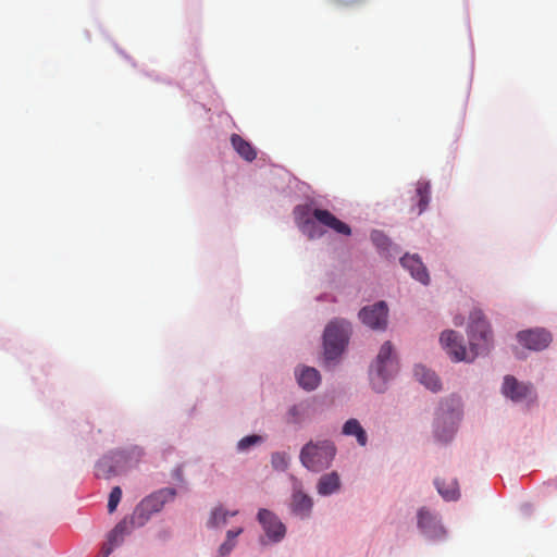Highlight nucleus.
<instances>
[{"label": "nucleus", "instance_id": "1", "mask_svg": "<svg viewBox=\"0 0 557 557\" xmlns=\"http://www.w3.org/2000/svg\"><path fill=\"white\" fill-rule=\"evenodd\" d=\"M441 344L454 361H473L479 355L490 349L491 330L480 310L470 314L469 351L462 345V338L455 331H445L441 335Z\"/></svg>", "mask_w": 557, "mask_h": 557}, {"label": "nucleus", "instance_id": "2", "mask_svg": "<svg viewBox=\"0 0 557 557\" xmlns=\"http://www.w3.org/2000/svg\"><path fill=\"white\" fill-rule=\"evenodd\" d=\"M335 453V446L330 441L309 442L300 451V461L308 470L319 472L331 465Z\"/></svg>", "mask_w": 557, "mask_h": 557}, {"label": "nucleus", "instance_id": "3", "mask_svg": "<svg viewBox=\"0 0 557 557\" xmlns=\"http://www.w3.org/2000/svg\"><path fill=\"white\" fill-rule=\"evenodd\" d=\"M350 333V323L344 319H335L326 325L323 339L324 355L327 360H334L342 355Z\"/></svg>", "mask_w": 557, "mask_h": 557}, {"label": "nucleus", "instance_id": "4", "mask_svg": "<svg viewBox=\"0 0 557 557\" xmlns=\"http://www.w3.org/2000/svg\"><path fill=\"white\" fill-rule=\"evenodd\" d=\"M397 371V363L393 357V347L389 342L382 345L375 363L372 366L370 376L373 388L383 392L386 381Z\"/></svg>", "mask_w": 557, "mask_h": 557}, {"label": "nucleus", "instance_id": "5", "mask_svg": "<svg viewBox=\"0 0 557 557\" xmlns=\"http://www.w3.org/2000/svg\"><path fill=\"white\" fill-rule=\"evenodd\" d=\"M388 309L384 301L364 307L359 312V318L363 324L372 330L383 331L387 326Z\"/></svg>", "mask_w": 557, "mask_h": 557}, {"label": "nucleus", "instance_id": "6", "mask_svg": "<svg viewBox=\"0 0 557 557\" xmlns=\"http://www.w3.org/2000/svg\"><path fill=\"white\" fill-rule=\"evenodd\" d=\"M503 393L512 401L519 403L534 398L531 385L519 382L516 377L507 375L504 379Z\"/></svg>", "mask_w": 557, "mask_h": 557}, {"label": "nucleus", "instance_id": "7", "mask_svg": "<svg viewBox=\"0 0 557 557\" xmlns=\"http://www.w3.org/2000/svg\"><path fill=\"white\" fill-rule=\"evenodd\" d=\"M521 345L531 350L545 349L552 342L549 332L543 329L521 331L517 334Z\"/></svg>", "mask_w": 557, "mask_h": 557}, {"label": "nucleus", "instance_id": "8", "mask_svg": "<svg viewBox=\"0 0 557 557\" xmlns=\"http://www.w3.org/2000/svg\"><path fill=\"white\" fill-rule=\"evenodd\" d=\"M258 520L268 537L273 542H280L285 536V525L270 510L260 509L258 512Z\"/></svg>", "mask_w": 557, "mask_h": 557}, {"label": "nucleus", "instance_id": "9", "mask_svg": "<svg viewBox=\"0 0 557 557\" xmlns=\"http://www.w3.org/2000/svg\"><path fill=\"white\" fill-rule=\"evenodd\" d=\"M418 527L429 539H440L445 533L437 516L426 508H421L418 512Z\"/></svg>", "mask_w": 557, "mask_h": 557}, {"label": "nucleus", "instance_id": "10", "mask_svg": "<svg viewBox=\"0 0 557 557\" xmlns=\"http://www.w3.org/2000/svg\"><path fill=\"white\" fill-rule=\"evenodd\" d=\"M312 216L317 222L333 230L338 234L346 236H349L351 234V228L349 227V225L338 220L329 210L315 208L312 211Z\"/></svg>", "mask_w": 557, "mask_h": 557}, {"label": "nucleus", "instance_id": "11", "mask_svg": "<svg viewBox=\"0 0 557 557\" xmlns=\"http://www.w3.org/2000/svg\"><path fill=\"white\" fill-rule=\"evenodd\" d=\"M175 496V491L173 488H162L150 496L146 497L140 503V509L143 511L152 513L158 512L162 509L163 505L173 499Z\"/></svg>", "mask_w": 557, "mask_h": 557}, {"label": "nucleus", "instance_id": "12", "mask_svg": "<svg viewBox=\"0 0 557 557\" xmlns=\"http://www.w3.org/2000/svg\"><path fill=\"white\" fill-rule=\"evenodd\" d=\"M401 265L407 269L411 276L424 285L430 282V275L421 259L417 255H406L400 259Z\"/></svg>", "mask_w": 557, "mask_h": 557}, {"label": "nucleus", "instance_id": "13", "mask_svg": "<svg viewBox=\"0 0 557 557\" xmlns=\"http://www.w3.org/2000/svg\"><path fill=\"white\" fill-rule=\"evenodd\" d=\"M295 375L298 384L307 391L315 389L321 381L319 371L311 367L298 368Z\"/></svg>", "mask_w": 557, "mask_h": 557}, {"label": "nucleus", "instance_id": "14", "mask_svg": "<svg viewBox=\"0 0 557 557\" xmlns=\"http://www.w3.org/2000/svg\"><path fill=\"white\" fill-rule=\"evenodd\" d=\"M144 449L139 446H131L125 449L115 450L112 453V458L119 463L123 462L126 466L137 465L144 457Z\"/></svg>", "mask_w": 557, "mask_h": 557}, {"label": "nucleus", "instance_id": "15", "mask_svg": "<svg viewBox=\"0 0 557 557\" xmlns=\"http://www.w3.org/2000/svg\"><path fill=\"white\" fill-rule=\"evenodd\" d=\"M126 533V521L119 522L110 532L108 536V542L102 547L103 557H108L112 553V550L123 542Z\"/></svg>", "mask_w": 557, "mask_h": 557}, {"label": "nucleus", "instance_id": "16", "mask_svg": "<svg viewBox=\"0 0 557 557\" xmlns=\"http://www.w3.org/2000/svg\"><path fill=\"white\" fill-rule=\"evenodd\" d=\"M341 487V479L337 472L333 471L323 474L318 482L317 490L320 495L326 496L337 492Z\"/></svg>", "mask_w": 557, "mask_h": 557}, {"label": "nucleus", "instance_id": "17", "mask_svg": "<svg viewBox=\"0 0 557 557\" xmlns=\"http://www.w3.org/2000/svg\"><path fill=\"white\" fill-rule=\"evenodd\" d=\"M312 499L301 491H295L292 498V510L300 517H308L312 509Z\"/></svg>", "mask_w": 557, "mask_h": 557}, {"label": "nucleus", "instance_id": "18", "mask_svg": "<svg viewBox=\"0 0 557 557\" xmlns=\"http://www.w3.org/2000/svg\"><path fill=\"white\" fill-rule=\"evenodd\" d=\"M231 143L236 152L246 161H253L257 157L255 148L250 143L246 141L240 135L233 134L231 136Z\"/></svg>", "mask_w": 557, "mask_h": 557}, {"label": "nucleus", "instance_id": "19", "mask_svg": "<svg viewBox=\"0 0 557 557\" xmlns=\"http://www.w3.org/2000/svg\"><path fill=\"white\" fill-rule=\"evenodd\" d=\"M414 376L421 384L433 392H436L441 388V383L437 375L423 366H417L414 368Z\"/></svg>", "mask_w": 557, "mask_h": 557}, {"label": "nucleus", "instance_id": "20", "mask_svg": "<svg viewBox=\"0 0 557 557\" xmlns=\"http://www.w3.org/2000/svg\"><path fill=\"white\" fill-rule=\"evenodd\" d=\"M343 434L348 436H355L360 446H366L368 436L364 429L361 426L357 419H349L343 426Z\"/></svg>", "mask_w": 557, "mask_h": 557}, {"label": "nucleus", "instance_id": "21", "mask_svg": "<svg viewBox=\"0 0 557 557\" xmlns=\"http://www.w3.org/2000/svg\"><path fill=\"white\" fill-rule=\"evenodd\" d=\"M435 485L438 493L446 500H454L459 496L458 483L455 479L449 480L447 484L444 481L435 480Z\"/></svg>", "mask_w": 557, "mask_h": 557}, {"label": "nucleus", "instance_id": "22", "mask_svg": "<svg viewBox=\"0 0 557 557\" xmlns=\"http://www.w3.org/2000/svg\"><path fill=\"white\" fill-rule=\"evenodd\" d=\"M416 193L419 207L418 214H421L430 202V184L428 182H418Z\"/></svg>", "mask_w": 557, "mask_h": 557}, {"label": "nucleus", "instance_id": "23", "mask_svg": "<svg viewBox=\"0 0 557 557\" xmlns=\"http://www.w3.org/2000/svg\"><path fill=\"white\" fill-rule=\"evenodd\" d=\"M236 511L228 512L223 510L222 508H216L212 511L211 518L209 520L210 527H221L224 525L227 522L228 516H235Z\"/></svg>", "mask_w": 557, "mask_h": 557}, {"label": "nucleus", "instance_id": "24", "mask_svg": "<svg viewBox=\"0 0 557 557\" xmlns=\"http://www.w3.org/2000/svg\"><path fill=\"white\" fill-rule=\"evenodd\" d=\"M121 498H122L121 487L114 486L110 492L109 500H108V511L110 513H112L116 509Z\"/></svg>", "mask_w": 557, "mask_h": 557}, {"label": "nucleus", "instance_id": "25", "mask_svg": "<svg viewBox=\"0 0 557 557\" xmlns=\"http://www.w3.org/2000/svg\"><path fill=\"white\" fill-rule=\"evenodd\" d=\"M261 440H262V438H261V436H259V435H249V436H245V437H243V438L238 442V444H237V448H238V450H242V451L247 450L249 447H251V446H253V445H256V444L260 443V442H261Z\"/></svg>", "mask_w": 557, "mask_h": 557}, {"label": "nucleus", "instance_id": "26", "mask_svg": "<svg viewBox=\"0 0 557 557\" xmlns=\"http://www.w3.org/2000/svg\"><path fill=\"white\" fill-rule=\"evenodd\" d=\"M272 466L273 468H275L276 470H285L287 469L288 467V458L286 457L285 454H281V453H275L272 455Z\"/></svg>", "mask_w": 557, "mask_h": 557}, {"label": "nucleus", "instance_id": "27", "mask_svg": "<svg viewBox=\"0 0 557 557\" xmlns=\"http://www.w3.org/2000/svg\"><path fill=\"white\" fill-rule=\"evenodd\" d=\"M371 239L374 243V245L381 250H386L389 245L388 238L379 231H374L371 234Z\"/></svg>", "mask_w": 557, "mask_h": 557}, {"label": "nucleus", "instance_id": "28", "mask_svg": "<svg viewBox=\"0 0 557 557\" xmlns=\"http://www.w3.org/2000/svg\"><path fill=\"white\" fill-rule=\"evenodd\" d=\"M114 469L113 467L109 463V461L107 460V458L102 459L98 465H97V475L98 476H104V478H109L110 475H112L114 473Z\"/></svg>", "mask_w": 557, "mask_h": 557}, {"label": "nucleus", "instance_id": "29", "mask_svg": "<svg viewBox=\"0 0 557 557\" xmlns=\"http://www.w3.org/2000/svg\"><path fill=\"white\" fill-rule=\"evenodd\" d=\"M438 423H440V418L436 419L435 436L437 437L438 441H443V442L449 441L453 437L454 429L451 426H449V428H445L443 430V432H441Z\"/></svg>", "mask_w": 557, "mask_h": 557}, {"label": "nucleus", "instance_id": "30", "mask_svg": "<svg viewBox=\"0 0 557 557\" xmlns=\"http://www.w3.org/2000/svg\"><path fill=\"white\" fill-rule=\"evenodd\" d=\"M235 546V542H231L230 539H226L225 542L220 546V555L222 557H225L227 556L232 549L234 548Z\"/></svg>", "mask_w": 557, "mask_h": 557}, {"label": "nucleus", "instance_id": "31", "mask_svg": "<svg viewBox=\"0 0 557 557\" xmlns=\"http://www.w3.org/2000/svg\"><path fill=\"white\" fill-rule=\"evenodd\" d=\"M288 421L292 423H298L300 421V411L298 406H293L288 410Z\"/></svg>", "mask_w": 557, "mask_h": 557}, {"label": "nucleus", "instance_id": "32", "mask_svg": "<svg viewBox=\"0 0 557 557\" xmlns=\"http://www.w3.org/2000/svg\"><path fill=\"white\" fill-rule=\"evenodd\" d=\"M243 532L242 528H238L236 530H230L226 533V539H230L231 542H235V539Z\"/></svg>", "mask_w": 557, "mask_h": 557}, {"label": "nucleus", "instance_id": "33", "mask_svg": "<svg viewBox=\"0 0 557 557\" xmlns=\"http://www.w3.org/2000/svg\"><path fill=\"white\" fill-rule=\"evenodd\" d=\"M305 225H306L307 227H309V226H313V222H312L311 220H307V221H306V223H305Z\"/></svg>", "mask_w": 557, "mask_h": 557}]
</instances>
